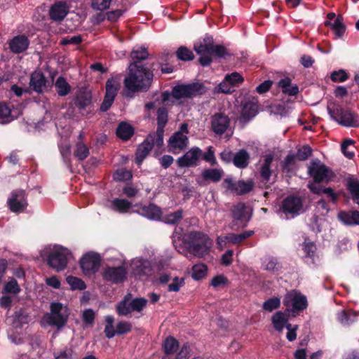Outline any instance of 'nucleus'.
I'll list each match as a JSON object with an SVG mask.
<instances>
[{"label": "nucleus", "mask_w": 359, "mask_h": 359, "mask_svg": "<svg viewBox=\"0 0 359 359\" xmlns=\"http://www.w3.org/2000/svg\"><path fill=\"white\" fill-rule=\"evenodd\" d=\"M133 60L128 66V74L123 81L125 88L131 93L145 92L151 85L154 74L152 71L142 65L141 61L149 57V53L144 48L134 49L130 53Z\"/></svg>", "instance_id": "obj_1"}, {"label": "nucleus", "mask_w": 359, "mask_h": 359, "mask_svg": "<svg viewBox=\"0 0 359 359\" xmlns=\"http://www.w3.org/2000/svg\"><path fill=\"white\" fill-rule=\"evenodd\" d=\"M186 244L189 253L202 258L209 253L212 241L207 235L201 232L191 231L187 235Z\"/></svg>", "instance_id": "obj_2"}, {"label": "nucleus", "mask_w": 359, "mask_h": 359, "mask_svg": "<svg viewBox=\"0 0 359 359\" xmlns=\"http://www.w3.org/2000/svg\"><path fill=\"white\" fill-rule=\"evenodd\" d=\"M308 175L313 178L312 183L316 184L327 183L334 176L332 170L318 158L311 160L308 165Z\"/></svg>", "instance_id": "obj_3"}, {"label": "nucleus", "mask_w": 359, "mask_h": 359, "mask_svg": "<svg viewBox=\"0 0 359 359\" xmlns=\"http://www.w3.org/2000/svg\"><path fill=\"white\" fill-rule=\"evenodd\" d=\"M71 257L72 253L68 249L63 247H55L50 251L47 257V264L56 271H61L66 269Z\"/></svg>", "instance_id": "obj_4"}, {"label": "nucleus", "mask_w": 359, "mask_h": 359, "mask_svg": "<svg viewBox=\"0 0 359 359\" xmlns=\"http://www.w3.org/2000/svg\"><path fill=\"white\" fill-rule=\"evenodd\" d=\"M327 109L331 117L339 124L346 127L359 126V118L351 111L344 109L339 106H335L333 109L328 107Z\"/></svg>", "instance_id": "obj_5"}, {"label": "nucleus", "mask_w": 359, "mask_h": 359, "mask_svg": "<svg viewBox=\"0 0 359 359\" xmlns=\"http://www.w3.org/2000/svg\"><path fill=\"white\" fill-rule=\"evenodd\" d=\"M205 92V87L200 83L181 84L172 89V97L176 100L192 98Z\"/></svg>", "instance_id": "obj_6"}, {"label": "nucleus", "mask_w": 359, "mask_h": 359, "mask_svg": "<svg viewBox=\"0 0 359 359\" xmlns=\"http://www.w3.org/2000/svg\"><path fill=\"white\" fill-rule=\"evenodd\" d=\"M232 222L229 226L231 229H236V227L244 228L247 226L251 218V213L248 211V208L243 203H238L234 205L231 209Z\"/></svg>", "instance_id": "obj_7"}, {"label": "nucleus", "mask_w": 359, "mask_h": 359, "mask_svg": "<svg viewBox=\"0 0 359 359\" xmlns=\"http://www.w3.org/2000/svg\"><path fill=\"white\" fill-rule=\"evenodd\" d=\"M50 313L47 317V323L58 328L62 327L69 316L68 309L62 304L53 302L50 305Z\"/></svg>", "instance_id": "obj_8"}, {"label": "nucleus", "mask_w": 359, "mask_h": 359, "mask_svg": "<svg viewBox=\"0 0 359 359\" xmlns=\"http://www.w3.org/2000/svg\"><path fill=\"white\" fill-rule=\"evenodd\" d=\"M8 323L11 326L9 339L15 344L21 343L22 327V309L20 308L15 313L7 318Z\"/></svg>", "instance_id": "obj_9"}, {"label": "nucleus", "mask_w": 359, "mask_h": 359, "mask_svg": "<svg viewBox=\"0 0 359 359\" xmlns=\"http://www.w3.org/2000/svg\"><path fill=\"white\" fill-rule=\"evenodd\" d=\"M212 45V39L210 37L204 38L203 41L194 44V50L198 55H201L198 61L202 66H208L212 62L210 56Z\"/></svg>", "instance_id": "obj_10"}, {"label": "nucleus", "mask_w": 359, "mask_h": 359, "mask_svg": "<svg viewBox=\"0 0 359 359\" xmlns=\"http://www.w3.org/2000/svg\"><path fill=\"white\" fill-rule=\"evenodd\" d=\"M120 88V83L114 78L109 79L106 82V93L100 105V111H107L112 105Z\"/></svg>", "instance_id": "obj_11"}, {"label": "nucleus", "mask_w": 359, "mask_h": 359, "mask_svg": "<svg viewBox=\"0 0 359 359\" xmlns=\"http://www.w3.org/2000/svg\"><path fill=\"white\" fill-rule=\"evenodd\" d=\"M283 304L286 310L292 313L302 311L307 307V300L305 296L301 294H288L285 296Z\"/></svg>", "instance_id": "obj_12"}, {"label": "nucleus", "mask_w": 359, "mask_h": 359, "mask_svg": "<svg viewBox=\"0 0 359 359\" xmlns=\"http://www.w3.org/2000/svg\"><path fill=\"white\" fill-rule=\"evenodd\" d=\"M127 270L123 266L106 267L102 271L103 279L114 284L123 283L127 276Z\"/></svg>", "instance_id": "obj_13"}, {"label": "nucleus", "mask_w": 359, "mask_h": 359, "mask_svg": "<svg viewBox=\"0 0 359 359\" xmlns=\"http://www.w3.org/2000/svg\"><path fill=\"white\" fill-rule=\"evenodd\" d=\"M157 129L151 134L156 137L157 147L163 144L164 128L168 121V112L165 107H159L156 112Z\"/></svg>", "instance_id": "obj_14"}, {"label": "nucleus", "mask_w": 359, "mask_h": 359, "mask_svg": "<svg viewBox=\"0 0 359 359\" xmlns=\"http://www.w3.org/2000/svg\"><path fill=\"white\" fill-rule=\"evenodd\" d=\"M202 156V151L198 147H192L182 156L177 160V164L180 168H189L196 166Z\"/></svg>", "instance_id": "obj_15"}, {"label": "nucleus", "mask_w": 359, "mask_h": 359, "mask_svg": "<svg viewBox=\"0 0 359 359\" xmlns=\"http://www.w3.org/2000/svg\"><path fill=\"white\" fill-rule=\"evenodd\" d=\"M80 264L84 273H95L100 268V257L97 253H87L82 257Z\"/></svg>", "instance_id": "obj_16"}, {"label": "nucleus", "mask_w": 359, "mask_h": 359, "mask_svg": "<svg viewBox=\"0 0 359 359\" xmlns=\"http://www.w3.org/2000/svg\"><path fill=\"white\" fill-rule=\"evenodd\" d=\"M154 145L157 146L156 137L150 133L137 149L135 161L138 165L142 164Z\"/></svg>", "instance_id": "obj_17"}, {"label": "nucleus", "mask_w": 359, "mask_h": 359, "mask_svg": "<svg viewBox=\"0 0 359 359\" xmlns=\"http://www.w3.org/2000/svg\"><path fill=\"white\" fill-rule=\"evenodd\" d=\"M230 124V118L222 113H216L211 117V128L217 135L224 134Z\"/></svg>", "instance_id": "obj_18"}, {"label": "nucleus", "mask_w": 359, "mask_h": 359, "mask_svg": "<svg viewBox=\"0 0 359 359\" xmlns=\"http://www.w3.org/2000/svg\"><path fill=\"white\" fill-rule=\"evenodd\" d=\"M302 208V201L300 197L289 196L282 203L281 209L285 214L292 215L299 213Z\"/></svg>", "instance_id": "obj_19"}, {"label": "nucleus", "mask_w": 359, "mask_h": 359, "mask_svg": "<svg viewBox=\"0 0 359 359\" xmlns=\"http://www.w3.org/2000/svg\"><path fill=\"white\" fill-rule=\"evenodd\" d=\"M74 104L83 115L93 107L92 95L89 91H80L76 96Z\"/></svg>", "instance_id": "obj_20"}, {"label": "nucleus", "mask_w": 359, "mask_h": 359, "mask_svg": "<svg viewBox=\"0 0 359 359\" xmlns=\"http://www.w3.org/2000/svg\"><path fill=\"white\" fill-rule=\"evenodd\" d=\"M189 140L186 135L175 133L168 140L170 150L174 154L184 150L188 146Z\"/></svg>", "instance_id": "obj_21"}, {"label": "nucleus", "mask_w": 359, "mask_h": 359, "mask_svg": "<svg viewBox=\"0 0 359 359\" xmlns=\"http://www.w3.org/2000/svg\"><path fill=\"white\" fill-rule=\"evenodd\" d=\"M273 155L267 154L264 156L263 160L259 162L257 170L260 177L265 182H267L271 176V165L273 161Z\"/></svg>", "instance_id": "obj_22"}, {"label": "nucleus", "mask_w": 359, "mask_h": 359, "mask_svg": "<svg viewBox=\"0 0 359 359\" xmlns=\"http://www.w3.org/2000/svg\"><path fill=\"white\" fill-rule=\"evenodd\" d=\"M69 13V7L65 2H57L50 8V18L56 22L62 21Z\"/></svg>", "instance_id": "obj_23"}, {"label": "nucleus", "mask_w": 359, "mask_h": 359, "mask_svg": "<svg viewBox=\"0 0 359 359\" xmlns=\"http://www.w3.org/2000/svg\"><path fill=\"white\" fill-rule=\"evenodd\" d=\"M131 267L133 274L139 277L149 276L151 272V263L147 260L135 259L132 262Z\"/></svg>", "instance_id": "obj_24"}, {"label": "nucleus", "mask_w": 359, "mask_h": 359, "mask_svg": "<svg viewBox=\"0 0 359 359\" xmlns=\"http://www.w3.org/2000/svg\"><path fill=\"white\" fill-rule=\"evenodd\" d=\"M29 87L37 93L46 88V79L42 72L35 71L31 74Z\"/></svg>", "instance_id": "obj_25"}, {"label": "nucleus", "mask_w": 359, "mask_h": 359, "mask_svg": "<svg viewBox=\"0 0 359 359\" xmlns=\"http://www.w3.org/2000/svg\"><path fill=\"white\" fill-rule=\"evenodd\" d=\"M278 86L281 88L282 92L290 96H294L299 93V87L297 85H292V81L289 77L280 79Z\"/></svg>", "instance_id": "obj_26"}, {"label": "nucleus", "mask_w": 359, "mask_h": 359, "mask_svg": "<svg viewBox=\"0 0 359 359\" xmlns=\"http://www.w3.org/2000/svg\"><path fill=\"white\" fill-rule=\"evenodd\" d=\"M308 188L314 194L320 195L321 194H324L327 195V197H329L333 202H335L337 199V195L334 192V190L330 187L323 188L322 186L319 184H316L314 183H309Z\"/></svg>", "instance_id": "obj_27"}, {"label": "nucleus", "mask_w": 359, "mask_h": 359, "mask_svg": "<svg viewBox=\"0 0 359 359\" xmlns=\"http://www.w3.org/2000/svg\"><path fill=\"white\" fill-rule=\"evenodd\" d=\"M339 219L347 225H358L359 224V212L357 210L340 212L338 215Z\"/></svg>", "instance_id": "obj_28"}, {"label": "nucleus", "mask_w": 359, "mask_h": 359, "mask_svg": "<svg viewBox=\"0 0 359 359\" xmlns=\"http://www.w3.org/2000/svg\"><path fill=\"white\" fill-rule=\"evenodd\" d=\"M250 154L245 149H240L233 154V163L238 168H245L249 164Z\"/></svg>", "instance_id": "obj_29"}, {"label": "nucleus", "mask_w": 359, "mask_h": 359, "mask_svg": "<svg viewBox=\"0 0 359 359\" xmlns=\"http://www.w3.org/2000/svg\"><path fill=\"white\" fill-rule=\"evenodd\" d=\"M258 111L257 100L255 98L246 102L242 109V116L248 120L255 116Z\"/></svg>", "instance_id": "obj_30"}, {"label": "nucleus", "mask_w": 359, "mask_h": 359, "mask_svg": "<svg viewBox=\"0 0 359 359\" xmlns=\"http://www.w3.org/2000/svg\"><path fill=\"white\" fill-rule=\"evenodd\" d=\"M140 214L148 219L156 220L160 219L161 211L156 205L149 204L141 208Z\"/></svg>", "instance_id": "obj_31"}, {"label": "nucleus", "mask_w": 359, "mask_h": 359, "mask_svg": "<svg viewBox=\"0 0 359 359\" xmlns=\"http://www.w3.org/2000/svg\"><path fill=\"white\" fill-rule=\"evenodd\" d=\"M325 25L327 27H330L331 29L334 30L335 34L339 37H341L346 30V27L343 23V17L340 15L337 16L334 22H331L330 21H325Z\"/></svg>", "instance_id": "obj_32"}, {"label": "nucleus", "mask_w": 359, "mask_h": 359, "mask_svg": "<svg viewBox=\"0 0 359 359\" xmlns=\"http://www.w3.org/2000/svg\"><path fill=\"white\" fill-rule=\"evenodd\" d=\"M116 133L123 140H128L134 133L133 128L126 122H121L117 127Z\"/></svg>", "instance_id": "obj_33"}, {"label": "nucleus", "mask_w": 359, "mask_h": 359, "mask_svg": "<svg viewBox=\"0 0 359 359\" xmlns=\"http://www.w3.org/2000/svg\"><path fill=\"white\" fill-rule=\"evenodd\" d=\"M224 172L222 170L217 168L205 169L202 172L201 176L205 180L218 182L221 180Z\"/></svg>", "instance_id": "obj_34"}, {"label": "nucleus", "mask_w": 359, "mask_h": 359, "mask_svg": "<svg viewBox=\"0 0 359 359\" xmlns=\"http://www.w3.org/2000/svg\"><path fill=\"white\" fill-rule=\"evenodd\" d=\"M132 207V203L126 199L115 198L111 201V208L120 213H126Z\"/></svg>", "instance_id": "obj_35"}, {"label": "nucleus", "mask_w": 359, "mask_h": 359, "mask_svg": "<svg viewBox=\"0 0 359 359\" xmlns=\"http://www.w3.org/2000/svg\"><path fill=\"white\" fill-rule=\"evenodd\" d=\"M55 87L59 96L63 97L68 95L71 91V86L63 76H59L55 83Z\"/></svg>", "instance_id": "obj_36"}, {"label": "nucleus", "mask_w": 359, "mask_h": 359, "mask_svg": "<svg viewBox=\"0 0 359 359\" xmlns=\"http://www.w3.org/2000/svg\"><path fill=\"white\" fill-rule=\"evenodd\" d=\"M14 116L10 107L4 102H0V123H5L11 121Z\"/></svg>", "instance_id": "obj_37"}, {"label": "nucleus", "mask_w": 359, "mask_h": 359, "mask_svg": "<svg viewBox=\"0 0 359 359\" xmlns=\"http://www.w3.org/2000/svg\"><path fill=\"white\" fill-rule=\"evenodd\" d=\"M287 322V315L283 312L278 311L272 317V323L275 329L278 331H281Z\"/></svg>", "instance_id": "obj_38"}, {"label": "nucleus", "mask_w": 359, "mask_h": 359, "mask_svg": "<svg viewBox=\"0 0 359 359\" xmlns=\"http://www.w3.org/2000/svg\"><path fill=\"white\" fill-rule=\"evenodd\" d=\"M254 233L253 231H245L241 233H228L226 235L227 241L232 244H238Z\"/></svg>", "instance_id": "obj_39"}, {"label": "nucleus", "mask_w": 359, "mask_h": 359, "mask_svg": "<svg viewBox=\"0 0 359 359\" xmlns=\"http://www.w3.org/2000/svg\"><path fill=\"white\" fill-rule=\"evenodd\" d=\"M179 347V342L172 337L165 339L163 342V349L166 355L172 354L177 351Z\"/></svg>", "instance_id": "obj_40"}, {"label": "nucleus", "mask_w": 359, "mask_h": 359, "mask_svg": "<svg viewBox=\"0 0 359 359\" xmlns=\"http://www.w3.org/2000/svg\"><path fill=\"white\" fill-rule=\"evenodd\" d=\"M74 154L78 160L83 161L89 155L88 147L82 141H79L76 144V149L74 151Z\"/></svg>", "instance_id": "obj_41"}, {"label": "nucleus", "mask_w": 359, "mask_h": 359, "mask_svg": "<svg viewBox=\"0 0 359 359\" xmlns=\"http://www.w3.org/2000/svg\"><path fill=\"white\" fill-rule=\"evenodd\" d=\"M254 187V182L252 180H239L236 182V194L238 195H243L250 192Z\"/></svg>", "instance_id": "obj_42"}, {"label": "nucleus", "mask_w": 359, "mask_h": 359, "mask_svg": "<svg viewBox=\"0 0 359 359\" xmlns=\"http://www.w3.org/2000/svg\"><path fill=\"white\" fill-rule=\"evenodd\" d=\"M20 291V287L18 284L17 280L14 278H12L10 281L5 284L2 293L11 294L14 297V295L19 293Z\"/></svg>", "instance_id": "obj_43"}, {"label": "nucleus", "mask_w": 359, "mask_h": 359, "mask_svg": "<svg viewBox=\"0 0 359 359\" xmlns=\"http://www.w3.org/2000/svg\"><path fill=\"white\" fill-rule=\"evenodd\" d=\"M207 266L203 264H195L192 267L191 277L196 280L203 278L206 276Z\"/></svg>", "instance_id": "obj_44"}, {"label": "nucleus", "mask_w": 359, "mask_h": 359, "mask_svg": "<svg viewBox=\"0 0 359 359\" xmlns=\"http://www.w3.org/2000/svg\"><path fill=\"white\" fill-rule=\"evenodd\" d=\"M18 196L17 191H13L11 193V197L8 200L9 208L14 212H20L22 208L20 201H18Z\"/></svg>", "instance_id": "obj_45"}, {"label": "nucleus", "mask_w": 359, "mask_h": 359, "mask_svg": "<svg viewBox=\"0 0 359 359\" xmlns=\"http://www.w3.org/2000/svg\"><path fill=\"white\" fill-rule=\"evenodd\" d=\"M66 280L70 285L72 290H83L86 288V285L84 281L79 278L69 276L67 277Z\"/></svg>", "instance_id": "obj_46"}, {"label": "nucleus", "mask_w": 359, "mask_h": 359, "mask_svg": "<svg viewBox=\"0 0 359 359\" xmlns=\"http://www.w3.org/2000/svg\"><path fill=\"white\" fill-rule=\"evenodd\" d=\"M303 250L306 254V257L311 259V263L314 264V255L316 251V246L313 242L310 241L309 239H305L303 243Z\"/></svg>", "instance_id": "obj_47"}, {"label": "nucleus", "mask_w": 359, "mask_h": 359, "mask_svg": "<svg viewBox=\"0 0 359 359\" xmlns=\"http://www.w3.org/2000/svg\"><path fill=\"white\" fill-rule=\"evenodd\" d=\"M183 217V210L182 209L177 210L174 212L166 215L164 217V221L169 224H175L178 223Z\"/></svg>", "instance_id": "obj_48"}, {"label": "nucleus", "mask_w": 359, "mask_h": 359, "mask_svg": "<svg viewBox=\"0 0 359 359\" xmlns=\"http://www.w3.org/2000/svg\"><path fill=\"white\" fill-rule=\"evenodd\" d=\"M176 54L177 58L183 61L192 60L194 58L192 51L184 46H180L177 49Z\"/></svg>", "instance_id": "obj_49"}, {"label": "nucleus", "mask_w": 359, "mask_h": 359, "mask_svg": "<svg viewBox=\"0 0 359 359\" xmlns=\"http://www.w3.org/2000/svg\"><path fill=\"white\" fill-rule=\"evenodd\" d=\"M105 321L107 325L104 327V332L108 339L113 338L116 333V330H115L113 326L114 317L111 316H107L105 318Z\"/></svg>", "instance_id": "obj_50"}, {"label": "nucleus", "mask_w": 359, "mask_h": 359, "mask_svg": "<svg viewBox=\"0 0 359 359\" xmlns=\"http://www.w3.org/2000/svg\"><path fill=\"white\" fill-rule=\"evenodd\" d=\"M356 314L353 312L341 311L338 313V320L344 325H349L355 321Z\"/></svg>", "instance_id": "obj_51"}, {"label": "nucleus", "mask_w": 359, "mask_h": 359, "mask_svg": "<svg viewBox=\"0 0 359 359\" xmlns=\"http://www.w3.org/2000/svg\"><path fill=\"white\" fill-rule=\"evenodd\" d=\"M347 188L350 191L352 199L356 201L359 199V182L354 180H351L348 182Z\"/></svg>", "instance_id": "obj_52"}, {"label": "nucleus", "mask_w": 359, "mask_h": 359, "mask_svg": "<svg viewBox=\"0 0 359 359\" xmlns=\"http://www.w3.org/2000/svg\"><path fill=\"white\" fill-rule=\"evenodd\" d=\"M117 313L119 316H126L132 311L130 302L126 299L121 302L116 306Z\"/></svg>", "instance_id": "obj_53"}, {"label": "nucleus", "mask_w": 359, "mask_h": 359, "mask_svg": "<svg viewBox=\"0 0 359 359\" xmlns=\"http://www.w3.org/2000/svg\"><path fill=\"white\" fill-rule=\"evenodd\" d=\"M113 177L116 181L123 182L130 180L133 175L131 172L127 170L126 169L122 168L117 170L114 174Z\"/></svg>", "instance_id": "obj_54"}, {"label": "nucleus", "mask_w": 359, "mask_h": 359, "mask_svg": "<svg viewBox=\"0 0 359 359\" xmlns=\"http://www.w3.org/2000/svg\"><path fill=\"white\" fill-rule=\"evenodd\" d=\"M111 0H92L91 8L95 11H102L109 8Z\"/></svg>", "instance_id": "obj_55"}, {"label": "nucleus", "mask_w": 359, "mask_h": 359, "mask_svg": "<svg viewBox=\"0 0 359 359\" xmlns=\"http://www.w3.org/2000/svg\"><path fill=\"white\" fill-rule=\"evenodd\" d=\"M11 50L15 53L22 51V36L18 35L15 36L10 42Z\"/></svg>", "instance_id": "obj_56"}, {"label": "nucleus", "mask_w": 359, "mask_h": 359, "mask_svg": "<svg viewBox=\"0 0 359 359\" xmlns=\"http://www.w3.org/2000/svg\"><path fill=\"white\" fill-rule=\"evenodd\" d=\"M225 81L233 88V86L241 83L243 81V76L238 72H233L230 74H226Z\"/></svg>", "instance_id": "obj_57"}, {"label": "nucleus", "mask_w": 359, "mask_h": 359, "mask_svg": "<svg viewBox=\"0 0 359 359\" xmlns=\"http://www.w3.org/2000/svg\"><path fill=\"white\" fill-rule=\"evenodd\" d=\"M297 157L294 154H288L282 163L283 171L290 172L292 169V166L296 162Z\"/></svg>", "instance_id": "obj_58"}, {"label": "nucleus", "mask_w": 359, "mask_h": 359, "mask_svg": "<svg viewBox=\"0 0 359 359\" xmlns=\"http://www.w3.org/2000/svg\"><path fill=\"white\" fill-rule=\"evenodd\" d=\"M280 305V299L277 297H273L264 302L263 309L269 312H271L274 309L278 308Z\"/></svg>", "instance_id": "obj_59"}, {"label": "nucleus", "mask_w": 359, "mask_h": 359, "mask_svg": "<svg viewBox=\"0 0 359 359\" xmlns=\"http://www.w3.org/2000/svg\"><path fill=\"white\" fill-rule=\"evenodd\" d=\"M312 154V149L308 145L302 147L298 149L296 154H294L297 159L299 161H305Z\"/></svg>", "instance_id": "obj_60"}, {"label": "nucleus", "mask_w": 359, "mask_h": 359, "mask_svg": "<svg viewBox=\"0 0 359 359\" xmlns=\"http://www.w3.org/2000/svg\"><path fill=\"white\" fill-rule=\"evenodd\" d=\"M184 285V279L183 278L175 277L172 282L168 285L169 292H178L181 287Z\"/></svg>", "instance_id": "obj_61"}, {"label": "nucleus", "mask_w": 359, "mask_h": 359, "mask_svg": "<svg viewBox=\"0 0 359 359\" xmlns=\"http://www.w3.org/2000/svg\"><path fill=\"white\" fill-rule=\"evenodd\" d=\"M130 302L132 311H140L146 306L147 301L144 298H136Z\"/></svg>", "instance_id": "obj_62"}, {"label": "nucleus", "mask_w": 359, "mask_h": 359, "mask_svg": "<svg viewBox=\"0 0 359 359\" xmlns=\"http://www.w3.org/2000/svg\"><path fill=\"white\" fill-rule=\"evenodd\" d=\"M74 351L69 347H65L58 353H54L55 359H74Z\"/></svg>", "instance_id": "obj_63"}, {"label": "nucleus", "mask_w": 359, "mask_h": 359, "mask_svg": "<svg viewBox=\"0 0 359 359\" xmlns=\"http://www.w3.org/2000/svg\"><path fill=\"white\" fill-rule=\"evenodd\" d=\"M228 55L226 48L220 45H212L211 55H215L217 57H225Z\"/></svg>", "instance_id": "obj_64"}]
</instances>
